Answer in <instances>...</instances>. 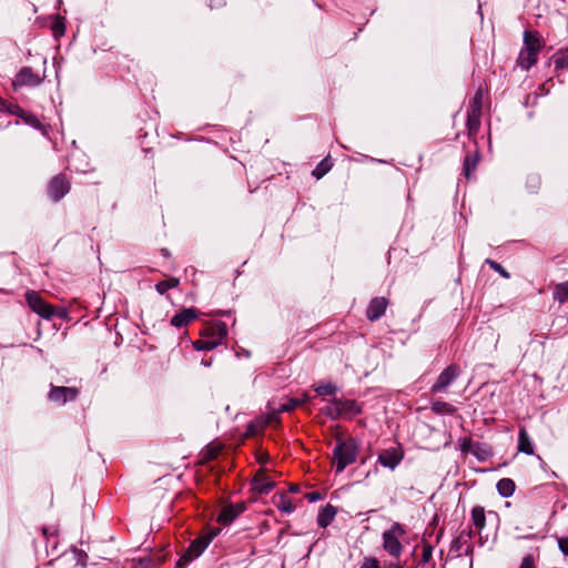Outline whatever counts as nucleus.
<instances>
[{
	"label": "nucleus",
	"instance_id": "nucleus-2",
	"mask_svg": "<svg viewBox=\"0 0 568 568\" xmlns=\"http://www.w3.org/2000/svg\"><path fill=\"white\" fill-rule=\"evenodd\" d=\"M358 445L354 439L339 442L334 450V465L337 473H342L348 465L356 460Z\"/></svg>",
	"mask_w": 568,
	"mask_h": 568
},
{
	"label": "nucleus",
	"instance_id": "nucleus-28",
	"mask_svg": "<svg viewBox=\"0 0 568 568\" xmlns=\"http://www.w3.org/2000/svg\"><path fill=\"white\" fill-rule=\"evenodd\" d=\"M332 168V162L328 158L322 160L313 171L316 179L324 176Z\"/></svg>",
	"mask_w": 568,
	"mask_h": 568
},
{
	"label": "nucleus",
	"instance_id": "nucleus-38",
	"mask_svg": "<svg viewBox=\"0 0 568 568\" xmlns=\"http://www.w3.org/2000/svg\"><path fill=\"white\" fill-rule=\"evenodd\" d=\"M290 491L297 493L298 491V486H295V485L291 486L290 487Z\"/></svg>",
	"mask_w": 568,
	"mask_h": 568
},
{
	"label": "nucleus",
	"instance_id": "nucleus-14",
	"mask_svg": "<svg viewBox=\"0 0 568 568\" xmlns=\"http://www.w3.org/2000/svg\"><path fill=\"white\" fill-rule=\"evenodd\" d=\"M274 487V481L270 479L262 470H258L253 479V489L258 494H267Z\"/></svg>",
	"mask_w": 568,
	"mask_h": 568
},
{
	"label": "nucleus",
	"instance_id": "nucleus-39",
	"mask_svg": "<svg viewBox=\"0 0 568 568\" xmlns=\"http://www.w3.org/2000/svg\"><path fill=\"white\" fill-rule=\"evenodd\" d=\"M389 568H402L399 565H390Z\"/></svg>",
	"mask_w": 568,
	"mask_h": 568
},
{
	"label": "nucleus",
	"instance_id": "nucleus-13",
	"mask_svg": "<svg viewBox=\"0 0 568 568\" xmlns=\"http://www.w3.org/2000/svg\"><path fill=\"white\" fill-rule=\"evenodd\" d=\"M220 337L217 339H197L193 343V347L197 351H212L217 347L222 338L226 335V327L223 324L219 327Z\"/></svg>",
	"mask_w": 568,
	"mask_h": 568
},
{
	"label": "nucleus",
	"instance_id": "nucleus-8",
	"mask_svg": "<svg viewBox=\"0 0 568 568\" xmlns=\"http://www.w3.org/2000/svg\"><path fill=\"white\" fill-rule=\"evenodd\" d=\"M70 190L69 182L62 175L54 176L48 187L50 197L54 201L61 200Z\"/></svg>",
	"mask_w": 568,
	"mask_h": 568
},
{
	"label": "nucleus",
	"instance_id": "nucleus-17",
	"mask_svg": "<svg viewBox=\"0 0 568 568\" xmlns=\"http://www.w3.org/2000/svg\"><path fill=\"white\" fill-rule=\"evenodd\" d=\"M336 515V509L332 505H326L317 516V524L322 528L327 527L334 519Z\"/></svg>",
	"mask_w": 568,
	"mask_h": 568
},
{
	"label": "nucleus",
	"instance_id": "nucleus-27",
	"mask_svg": "<svg viewBox=\"0 0 568 568\" xmlns=\"http://www.w3.org/2000/svg\"><path fill=\"white\" fill-rule=\"evenodd\" d=\"M180 281L175 277H171L165 281H161L155 285V290L159 294H164L171 288H174L179 285Z\"/></svg>",
	"mask_w": 568,
	"mask_h": 568
},
{
	"label": "nucleus",
	"instance_id": "nucleus-15",
	"mask_svg": "<svg viewBox=\"0 0 568 568\" xmlns=\"http://www.w3.org/2000/svg\"><path fill=\"white\" fill-rule=\"evenodd\" d=\"M517 449L526 455H534L535 453L532 440L525 428L519 429Z\"/></svg>",
	"mask_w": 568,
	"mask_h": 568
},
{
	"label": "nucleus",
	"instance_id": "nucleus-9",
	"mask_svg": "<svg viewBox=\"0 0 568 568\" xmlns=\"http://www.w3.org/2000/svg\"><path fill=\"white\" fill-rule=\"evenodd\" d=\"M78 396V389L73 387L55 386L49 393V398L52 402L64 404L68 400H73Z\"/></svg>",
	"mask_w": 568,
	"mask_h": 568
},
{
	"label": "nucleus",
	"instance_id": "nucleus-16",
	"mask_svg": "<svg viewBox=\"0 0 568 568\" xmlns=\"http://www.w3.org/2000/svg\"><path fill=\"white\" fill-rule=\"evenodd\" d=\"M196 317V313L193 308H184L182 312L175 314L171 318V324L175 327H183L192 322Z\"/></svg>",
	"mask_w": 568,
	"mask_h": 568
},
{
	"label": "nucleus",
	"instance_id": "nucleus-4",
	"mask_svg": "<svg viewBox=\"0 0 568 568\" xmlns=\"http://www.w3.org/2000/svg\"><path fill=\"white\" fill-rule=\"evenodd\" d=\"M26 301L29 307L44 320H50L54 315L53 307L48 304L36 291L26 293Z\"/></svg>",
	"mask_w": 568,
	"mask_h": 568
},
{
	"label": "nucleus",
	"instance_id": "nucleus-7",
	"mask_svg": "<svg viewBox=\"0 0 568 568\" xmlns=\"http://www.w3.org/2000/svg\"><path fill=\"white\" fill-rule=\"evenodd\" d=\"M212 537L209 536H202L193 540L192 544L189 546L187 550L185 551V554L183 555V557L180 559V561L187 562L199 557L209 546Z\"/></svg>",
	"mask_w": 568,
	"mask_h": 568
},
{
	"label": "nucleus",
	"instance_id": "nucleus-19",
	"mask_svg": "<svg viewBox=\"0 0 568 568\" xmlns=\"http://www.w3.org/2000/svg\"><path fill=\"white\" fill-rule=\"evenodd\" d=\"M497 490L501 497H510L515 493L516 485L513 479L510 478H501L497 483Z\"/></svg>",
	"mask_w": 568,
	"mask_h": 568
},
{
	"label": "nucleus",
	"instance_id": "nucleus-26",
	"mask_svg": "<svg viewBox=\"0 0 568 568\" xmlns=\"http://www.w3.org/2000/svg\"><path fill=\"white\" fill-rule=\"evenodd\" d=\"M324 413L332 419L341 417V399H334L327 407L324 408Z\"/></svg>",
	"mask_w": 568,
	"mask_h": 568
},
{
	"label": "nucleus",
	"instance_id": "nucleus-30",
	"mask_svg": "<svg viewBox=\"0 0 568 568\" xmlns=\"http://www.w3.org/2000/svg\"><path fill=\"white\" fill-rule=\"evenodd\" d=\"M315 392L320 396L334 395L336 393V387L333 384H331V383L321 384V385L315 387Z\"/></svg>",
	"mask_w": 568,
	"mask_h": 568
},
{
	"label": "nucleus",
	"instance_id": "nucleus-12",
	"mask_svg": "<svg viewBox=\"0 0 568 568\" xmlns=\"http://www.w3.org/2000/svg\"><path fill=\"white\" fill-rule=\"evenodd\" d=\"M387 300L384 297H375L371 301L366 315L369 321L378 320L386 311Z\"/></svg>",
	"mask_w": 568,
	"mask_h": 568
},
{
	"label": "nucleus",
	"instance_id": "nucleus-11",
	"mask_svg": "<svg viewBox=\"0 0 568 568\" xmlns=\"http://www.w3.org/2000/svg\"><path fill=\"white\" fill-rule=\"evenodd\" d=\"M245 508L244 503L229 505L221 510L217 520L223 525H230Z\"/></svg>",
	"mask_w": 568,
	"mask_h": 568
},
{
	"label": "nucleus",
	"instance_id": "nucleus-22",
	"mask_svg": "<svg viewBox=\"0 0 568 568\" xmlns=\"http://www.w3.org/2000/svg\"><path fill=\"white\" fill-rule=\"evenodd\" d=\"M275 505L282 513L291 514L294 511L295 506L284 494L275 496Z\"/></svg>",
	"mask_w": 568,
	"mask_h": 568
},
{
	"label": "nucleus",
	"instance_id": "nucleus-31",
	"mask_svg": "<svg viewBox=\"0 0 568 568\" xmlns=\"http://www.w3.org/2000/svg\"><path fill=\"white\" fill-rule=\"evenodd\" d=\"M486 263L496 272H498L503 277L509 278V273L497 262L493 260H486Z\"/></svg>",
	"mask_w": 568,
	"mask_h": 568
},
{
	"label": "nucleus",
	"instance_id": "nucleus-37",
	"mask_svg": "<svg viewBox=\"0 0 568 568\" xmlns=\"http://www.w3.org/2000/svg\"><path fill=\"white\" fill-rule=\"evenodd\" d=\"M320 498V494L318 493H312L308 495V499L311 501H314V500H317Z\"/></svg>",
	"mask_w": 568,
	"mask_h": 568
},
{
	"label": "nucleus",
	"instance_id": "nucleus-34",
	"mask_svg": "<svg viewBox=\"0 0 568 568\" xmlns=\"http://www.w3.org/2000/svg\"><path fill=\"white\" fill-rule=\"evenodd\" d=\"M433 409L438 413L439 412L453 413V410H454L449 404L442 403V402L434 403Z\"/></svg>",
	"mask_w": 568,
	"mask_h": 568
},
{
	"label": "nucleus",
	"instance_id": "nucleus-1",
	"mask_svg": "<svg viewBox=\"0 0 568 568\" xmlns=\"http://www.w3.org/2000/svg\"><path fill=\"white\" fill-rule=\"evenodd\" d=\"M541 47L542 44L537 33L525 32L524 48L519 53L518 64L525 70L530 69L537 62Z\"/></svg>",
	"mask_w": 568,
	"mask_h": 568
},
{
	"label": "nucleus",
	"instance_id": "nucleus-18",
	"mask_svg": "<svg viewBox=\"0 0 568 568\" xmlns=\"http://www.w3.org/2000/svg\"><path fill=\"white\" fill-rule=\"evenodd\" d=\"M308 397L304 395L301 398H290L285 403L281 404L280 407L273 409V414H281L285 412H291L292 409L303 405L305 402H307Z\"/></svg>",
	"mask_w": 568,
	"mask_h": 568
},
{
	"label": "nucleus",
	"instance_id": "nucleus-6",
	"mask_svg": "<svg viewBox=\"0 0 568 568\" xmlns=\"http://www.w3.org/2000/svg\"><path fill=\"white\" fill-rule=\"evenodd\" d=\"M458 374L459 369L456 366H448L442 372L436 383L432 386V392L440 393L445 390L457 378Z\"/></svg>",
	"mask_w": 568,
	"mask_h": 568
},
{
	"label": "nucleus",
	"instance_id": "nucleus-20",
	"mask_svg": "<svg viewBox=\"0 0 568 568\" xmlns=\"http://www.w3.org/2000/svg\"><path fill=\"white\" fill-rule=\"evenodd\" d=\"M480 125V111L478 108H471L467 116V128L470 134L476 133Z\"/></svg>",
	"mask_w": 568,
	"mask_h": 568
},
{
	"label": "nucleus",
	"instance_id": "nucleus-5",
	"mask_svg": "<svg viewBox=\"0 0 568 568\" xmlns=\"http://www.w3.org/2000/svg\"><path fill=\"white\" fill-rule=\"evenodd\" d=\"M404 458V449L402 446H393L383 449L377 457V462L385 468L394 470Z\"/></svg>",
	"mask_w": 568,
	"mask_h": 568
},
{
	"label": "nucleus",
	"instance_id": "nucleus-24",
	"mask_svg": "<svg viewBox=\"0 0 568 568\" xmlns=\"http://www.w3.org/2000/svg\"><path fill=\"white\" fill-rule=\"evenodd\" d=\"M341 409H342V416H353L361 412L359 405L355 400L351 399H341Z\"/></svg>",
	"mask_w": 568,
	"mask_h": 568
},
{
	"label": "nucleus",
	"instance_id": "nucleus-36",
	"mask_svg": "<svg viewBox=\"0 0 568 568\" xmlns=\"http://www.w3.org/2000/svg\"><path fill=\"white\" fill-rule=\"evenodd\" d=\"M519 568H535L534 560L531 556H527L521 560Z\"/></svg>",
	"mask_w": 568,
	"mask_h": 568
},
{
	"label": "nucleus",
	"instance_id": "nucleus-32",
	"mask_svg": "<svg viewBox=\"0 0 568 568\" xmlns=\"http://www.w3.org/2000/svg\"><path fill=\"white\" fill-rule=\"evenodd\" d=\"M359 568H381L379 562L375 557H365Z\"/></svg>",
	"mask_w": 568,
	"mask_h": 568
},
{
	"label": "nucleus",
	"instance_id": "nucleus-29",
	"mask_svg": "<svg viewBox=\"0 0 568 568\" xmlns=\"http://www.w3.org/2000/svg\"><path fill=\"white\" fill-rule=\"evenodd\" d=\"M554 297L559 303L568 301V281L556 286Z\"/></svg>",
	"mask_w": 568,
	"mask_h": 568
},
{
	"label": "nucleus",
	"instance_id": "nucleus-25",
	"mask_svg": "<svg viewBox=\"0 0 568 568\" xmlns=\"http://www.w3.org/2000/svg\"><path fill=\"white\" fill-rule=\"evenodd\" d=\"M554 63L556 69H568V48L555 53Z\"/></svg>",
	"mask_w": 568,
	"mask_h": 568
},
{
	"label": "nucleus",
	"instance_id": "nucleus-33",
	"mask_svg": "<svg viewBox=\"0 0 568 568\" xmlns=\"http://www.w3.org/2000/svg\"><path fill=\"white\" fill-rule=\"evenodd\" d=\"M481 102H483V90L479 89L477 90V92L475 93L474 98H473V101H471V104H470V109L471 108H478V111L481 110Z\"/></svg>",
	"mask_w": 568,
	"mask_h": 568
},
{
	"label": "nucleus",
	"instance_id": "nucleus-10",
	"mask_svg": "<svg viewBox=\"0 0 568 568\" xmlns=\"http://www.w3.org/2000/svg\"><path fill=\"white\" fill-rule=\"evenodd\" d=\"M41 83V78L33 73L30 68H23L17 75L13 81V87H37Z\"/></svg>",
	"mask_w": 568,
	"mask_h": 568
},
{
	"label": "nucleus",
	"instance_id": "nucleus-21",
	"mask_svg": "<svg viewBox=\"0 0 568 568\" xmlns=\"http://www.w3.org/2000/svg\"><path fill=\"white\" fill-rule=\"evenodd\" d=\"M471 520L474 526L481 530L486 526L485 509L481 506H475L471 510Z\"/></svg>",
	"mask_w": 568,
	"mask_h": 568
},
{
	"label": "nucleus",
	"instance_id": "nucleus-3",
	"mask_svg": "<svg viewBox=\"0 0 568 568\" xmlns=\"http://www.w3.org/2000/svg\"><path fill=\"white\" fill-rule=\"evenodd\" d=\"M406 535V530L399 523H394L382 534L383 549L392 557L398 558L403 552L400 539Z\"/></svg>",
	"mask_w": 568,
	"mask_h": 568
},
{
	"label": "nucleus",
	"instance_id": "nucleus-23",
	"mask_svg": "<svg viewBox=\"0 0 568 568\" xmlns=\"http://www.w3.org/2000/svg\"><path fill=\"white\" fill-rule=\"evenodd\" d=\"M479 158L478 154H468L464 161V173L467 179H470L471 173L476 170Z\"/></svg>",
	"mask_w": 568,
	"mask_h": 568
},
{
	"label": "nucleus",
	"instance_id": "nucleus-35",
	"mask_svg": "<svg viewBox=\"0 0 568 568\" xmlns=\"http://www.w3.org/2000/svg\"><path fill=\"white\" fill-rule=\"evenodd\" d=\"M558 547L564 555L568 556V538H560L558 540Z\"/></svg>",
	"mask_w": 568,
	"mask_h": 568
}]
</instances>
